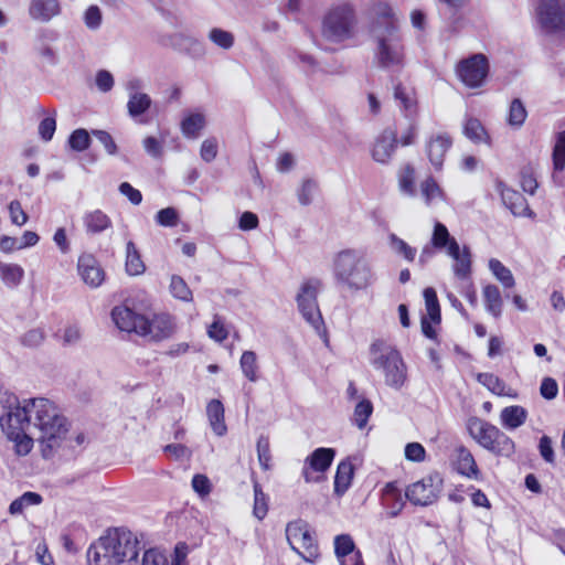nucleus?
Returning <instances> with one entry per match:
<instances>
[{
  "mask_svg": "<svg viewBox=\"0 0 565 565\" xmlns=\"http://www.w3.org/2000/svg\"><path fill=\"white\" fill-rule=\"evenodd\" d=\"M415 169L412 164H406L403 172L399 174L398 185L402 193L414 196L416 194L415 185Z\"/></svg>",
  "mask_w": 565,
  "mask_h": 565,
  "instance_id": "nucleus-48",
  "label": "nucleus"
},
{
  "mask_svg": "<svg viewBox=\"0 0 565 565\" xmlns=\"http://www.w3.org/2000/svg\"><path fill=\"white\" fill-rule=\"evenodd\" d=\"M501 424H524L527 418V411L519 405L508 406L502 409Z\"/></svg>",
  "mask_w": 565,
  "mask_h": 565,
  "instance_id": "nucleus-42",
  "label": "nucleus"
},
{
  "mask_svg": "<svg viewBox=\"0 0 565 565\" xmlns=\"http://www.w3.org/2000/svg\"><path fill=\"white\" fill-rule=\"evenodd\" d=\"M430 244L436 249H446L449 256H455L458 252V242L450 235L446 225L438 221L434 225Z\"/></svg>",
  "mask_w": 565,
  "mask_h": 565,
  "instance_id": "nucleus-27",
  "label": "nucleus"
},
{
  "mask_svg": "<svg viewBox=\"0 0 565 565\" xmlns=\"http://www.w3.org/2000/svg\"><path fill=\"white\" fill-rule=\"evenodd\" d=\"M174 327L173 318L170 315H158L153 320H149L147 335H151L154 341H161L174 333Z\"/></svg>",
  "mask_w": 565,
  "mask_h": 565,
  "instance_id": "nucleus-28",
  "label": "nucleus"
},
{
  "mask_svg": "<svg viewBox=\"0 0 565 565\" xmlns=\"http://www.w3.org/2000/svg\"><path fill=\"white\" fill-rule=\"evenodd\" d=\"M111 319L121 331L135 332L142 337L147 335L149 319L145 315L136 312L126 303L124 306H116L111 310Z\"/></svg>",
  "mask_w": 565,
  "mask_h": 565,
  "instance_id": "nucleus-14",
  "label": "nucleus"
},
{
  "mask_svg": "<svg viewBox=\"0 0 565 565\" xmlns=\"http://www.w3.org/2000/svg\"><path fill=\"white\" fill-rule=\"evenodd\" d=\"M536 18L545 35L565 33V6L558 0H539Z\"/></svg>",
  "mask_w": 565,
  "mask_h": 565,
  "instance_id": "nucleus-9",
  "label": "nucleus"
},
{
  "mask_svg": "<svg viewBox=\"0 0 565 565\" xmlns=\"http://www.w3.org/2000/svg\"><path fill=\"white\" fill-rule=\"evenodd\" d=\"M102 20L103 14L97 6L93 4L86 9L84 13V22L89 30H97L102 24Z\"/></svg>",
  "mask_w": 565,
  "mask_h": 565,
  "instance_id": "nucleus-62",
  "label": "nucleus"
},
{
  "mask_svg": "<svg viewBox=\"0 0 565 565\" xmlns=\"http://www.w3.org/2000/svg\"><path fill=\"white\" fill-rule=\"evenodd\" d=\"M44 339V331L40 328H34L26 331L23 335H21L20 343L23 347L33 349L40 347L43 343Z\"/></svg>",
  "mask_w": 565,
  "mask_h": 565,
  "instance_id": "nucleus-57",
  "label": "nucleus"
},
{
  "mask_svg": "<svg viewBox=\"0 0 565 565\" xmlns=\"http://www.w3.org/2000/svg\"><path fill=\"white\" fill-rule=\"evenodd\" d=\"M8 210H9L11 222L14 225L22 226L28 222L29 216L23 211L20 201H18V200L11 201L9 203Z\"/></svg>",
  "mask_w": 565,
  "mask_h": 565,
  "instance_id": "nucleus-63",
  "label": "nucleus"
},
{
  "mask_svg": "<svg viewBox=\"0 0 565 565\" xmlns=\"http://www.w3.org/2000/svg\"><path fill=\"white\" fill-rule=\"evenodd\" d=\"M210 424H224V406L221 401L212 399L206 406Z\"/></svg>",
  "mask_w": 565,
  "mask_h": 565,
  "instance_id": "nucleus-61",
  "label": "nucleus"
},
{
  "mask_svg": "<svg viewBox=\"0 0 565 565\" xmlns=\"http://www.w3.org/2000/svg\"><path fill=\"white\" fill-rule=\"evenodd\" d=\"M257 456L260 467L264 470H268L270 468V447L269 439L266 436H260L257 440Z\"/></svg>",
  "mask_w": 565,
  "mask_h": 565,
  "instance_id": "nucleus-56",
  "label": "nucleus"
},
{
  "mask_svg": "<svg viewBox=\"0 0 565 565\" xmlns=\"http://www.w3.org/2000/svg\"><path fill=\"white\" fill-rule=\"evenodd\" d=\"M483 298L488 312L499 318L502 312V297L499 288L495 285H487L483 288Z\"/></svg>",
  "mask_w": 565,
  "mask_h": 565,
  "instance_id": "nucleus-35",
  "label": "nucleus"
},
{
  "mask_svg": "<svg viewBox=\"0 0 565 565\" xmlns=\"http://www.w3.org/2000/svg\"><path fill=\"white\" fill-rule=\"evenodd\" d=\"M422 194L425 198V202L429 205L435 198L444 199L445 193L438 185L437 181L433 177H428L420 184Z\"/></svg>",
  "mask_w": 565,
  "mask_h": 565,
  "instance_id": "nucleus-50",
  "label": "nucleus"
},
{
  "mask_svg": "<svg viewBox=\"0 0 565 565\" xmlns=\"http://www.w3.org/2000/svg\"><path fill=\"white\" fill-rule=\"evenodd\" d=\"M92 135L103 145L105 151L109 156H116L118 153V147L111 135L102 129H93Z\"/></svg>",
  "mask_w": 565,
  "mask_h": 565,
  "instance_id": "nucleus-58",
  "label": "nucleus"
},
{
  "mask_svg": "<svg viewBox=\"0 0 565 565\" xmlns=\"http://www.w3.org/2000/svg\"><path fill=\"white\" fill-rule=\"evenodd\" d=\"M205 118L200 113L190 114L181 121V130L185 137H196L204 128Z\"/></svg>",
  "mask_w": 565,
  "mask_h": 565,
  "instance_id": "nucleus-40",
  "label": "nucleus"
},
{
  "mask_svg": "<svg viewBox=\"0 0 565 565\" xmlns=\"http://www.w3.org/2000/svg\"><path fill=\"white\" fill-rule=\"evenodd\" d=\"M423 296L427 310L426 317L429 318L435 324H440L441 311L436 290L433 287H427L424 289Z\"/></svg>",
  "mask_w": 565,
  "mask_h": 565,
  "instance_id": "nucleus-36",
  "label": "nucleus"
},
{
  "mask_svg": "<svg viewBox=\"0 0 565 565\" xmlns=\"http://www.w3.org/2000/svg\"><path fill=\"white\" fill-rule=\"evenodd\" d=\"M404 44L402 36H388L376 42L374 60L380 68L390 70L404 67Z\"/></svg>",
  "mask_w": 565,
  "mask_h": 565,
  "instance_id": "nucleus-12",
  "label": "nucleus"
},
{
  "mask_svg": "<svg viewBox=\"0 0 565 565\" xmlns=\"http://www.w3.org/2000/svg\"><path fill=\"white\" fill-rule=\"evenodd\" d=\"M451 465L459 475L470 480L481 479V472L472 454L463 446H458L454 449Z\"/></svg>",
  "mask_w": 565,
  "mask_h": 565,
  "instance_id": "nucleus-19",
  "label": "nucleus"
},
{
  "mask_svg": "<svg viewBox=\"0 0 565 565\" xmlns=\"http://www.w3.org/2000/svg\"><path fill=\"white\" fill-rule=\"evenodd\" d=\"M354 468L349 459L342 460L338 465V469L334 478V491L338 494H343L349 487L353 478Z\"/></svg>",
  "mask_w": 565,
  "mask_h": 565,
  "instance_id": "nucleus-32",
  "label": "nucleus"
},
{
  "mask_svg": "<svg viewBox=\"0 0 565 565\" xmlns=\"http://www.w3.org/2000/svg\"><path fill=\"white\" fill-rule=\"evenodd\" d=\"M477 381L486 386L490 392L499 396L507 395L504 392L505 383L493 373H478Z\"/></svg>",
  "mask_w": 565,
  "mask_h": 565,
  "instance_id": "nucleus-44",
  "label": "nucleus"
},
{
  "mask_svg": "<svg viewBox=\"0 0 565 565\" xmlns=\"http://www.w3.org/2000/svg\"><path fill=\"white\" fill-rule=\"evenodd\" d=\"M463 135L475 143H490V136L478 118L470 117L463 125Z\"/></svg>",
  "mask_w": 565,
  "mask_h": 565,
  "instance_id": "nucleus-34",
  "label": "nucleus"
},
{
  "mask_svg": "<svg viewBox=\"0 0 565 565\" xmlns=\"http://www.w3.org/2000/svg\"><path fill=\"white\" fill-rule=\"evenodd\" d=\"M55 114H56V111L53 110L52 116H47V117L43 118L39 124V136L45 142H49L52 140L54 132L56 130Z\"/></svg>",
  "mask_w": 565,
  "mask_h": 565,
  "instance_id": "nucleus-55",
  "label": "nucleus"
},
{
  "mask_svg": "<svg viewBox=\"0 0 565 565\" xmlns=\"http://www.w3.org/2000/svg\"><path fill=\"white\" fill-rule=\"evenodd\" d=\"M397 131L391 127L385 128L375 140L372 158L379 163H388L397 148Z\"/></svg>",
  "mask_w": 565,
  "mask_h": 565,
  "instance_id": "nucleus-20",
  "label": "nucleus"
},
{
  "mask_svg": "<svg viewBox=\"0 0 565 565\" xmlns=\"http://www.w3.org/2000/svg\"><path fill=\"white\" fill-rule=\"evenodd\" d=\"M267 511H268V505H267L266 494L263 492V490L259 487V484L255 483L254 484V509H253V514L258 520H263L266 516Z\"/></svg>",
  "mask_w": 565,
  "mask_h": 565,
  "instance_id": "nucleus-52",
  "label": "nucleus"
},
{
  "mask_svg": "<svg viewBox=\"0 0 565 565\" xmlns=\"http://www.w3.org/2000/svg\"><path fill=\"white\" fill-rule=\"evenodd\" d=\"M333 275L338 284L351 290L365 289L372 280V270L361 252L352 248L340 250L333 260Z\"/></svg>",
  "mask_w": 565,
  "mask_h": 565,
  "instance_id": "nucleus-2",
  "label": "nucleus"
},
{
  "mask_svg": "<svg viewBox=\"0 0 565 565\" xmlns=\"http://www.w3.org/2000/svg\"><path fill=\"white\" fill-rule=\"evenodd\" d=\"M355 545L352 537L348 534H341L334 539V552L341 565H363L362 556L359 551H354Z\"/></svg>",
  "mask_w": 565,
  "mask_h": 565,
  "instance_id": "nucleus-23",
  "label": "nucleus"
},
{
  "mask_svg": "<svg viewBox=\"0 0 565 565\" xmlns=\"http://www.w3.org/2000/svg\"><path fill=\"white\" fill-rule=\"evenodd\" d=\"M1 404L4 412L0 415V424H11L12 418H15L17 424H24V420H28V399L21 404L15 394L6 392L1 397Z\"/></svg>",
  "mask_w": 565,
  "mask_h": 565,
  "instance_id": "nucleus-21",
  "label": "nucleus"
},
{
  "mask_svg": "<svg viewBox=\"0 0 565 565\" xmlns=\"http://www.w3.org/2000/svg\"><path fill=\"white\" fill-rule=\"evenodd\" d=\"M521 186L524 192L533 195L539 186V183L534 177L533 168L526 164L520 170Z\"/></svg>",
  "mask_w": 565,
  "mask_h": 565,
  "instance_id": "nucleus-54",
  "label": "nucleus"
},
{
  "mask_svg": "<svg viewBox=\"0 0 565 565\" xmlns=\"http://www.w3.org/2000/svg\"><path fill=\"white\" fill-rule=\"evenodd\" d=\"M460 81L470 88L480 87L489 74V61L482 53L460 61L457 68Z\"/></svg>",
  "mask_w": 565,
  "mask_h": 565,
  "instance_id": "nucleus-13",
  "label": "nucleus"
},
{
  "mask_svg": "<svg viewBox=\"0 0 565 565\" xmlns=\"http://www.w3.org/2000/svg\"><path fill=\"white\" fill-rule=\"evenodd\" d=\"M388 241L392 249L403 256L406 260L413 262L416 256V248L409 246L405 241L399 238L396 234L388 235Z\"/></svg>",
  "mask_w": 565,
  "mask_h": 565,
  "instance_id": "nucleus-47",
  "label": "nucleus"
},
{
  "mask_svg": "<svg viewBox=\"0 0 565 565\" xmlns=\"http://www.w3.org/2000/svg\"><path fill=\"white\" fill-rule=\"evenodd\" d=\"M372 365L383 371L385 384L392 388L399 390L407 380V367L397 349H390L375 356L372 360Z\"/></svg>",
  "mask_w": 565,
  "mask_h": 565,
  "instance_id": "nucleus-6",
  "label": "nucleus"
},
{
  "mask_svg": "<svg viewBox=\"0 0 565 565\" xmlns=\"http://www.w3.org/2000/svg\"><path fill=\"white\" fill-rule=\"evenodd\" d=\"M471 437L483 448L499 455H509L513 450L512 440L497 426H468Z\"/></svg>",
  "mask_w": 565,
  "mask_h": 565,
  "instance_id": "nucleus-10",
  "label": "nucleus"
},
{
  "mask_svg": "<svg viewBox=\"0 0 565 565\" xmlns=\"http://www.w3.org/2000/svg\"><path fill=\"white\" fill-rule=\"evenodd\" d=\"M450 257L455 260L452 266L454 275L461 280L470 278L472 264L470 247L463 245L460 249V246L458 245V252L455 256Z\"/></svg>",
  "mask_w": 565,
  "mask_h": 565,
  "instance_id": "nucleus-31",
  "label": "nucleus"
},
{
  "mask_svg": "<svg viewBox=\"0 0 565 565\" xmlns=\"http://www.w3.org/2000/svg\"><path fill=\"white\" fill-rule=\"evenodd\" d=\"M139 551V541L130 530L126 527L108 529L89 545L86 552L87 564L120 565L135 561Z\"/></svg>",
  "mask_w": 565,
  "mask_h": 565,
  "instance_id": "nucleus-1",
  "label": "nucleus"
},
{
  "mask_svg": "<svg viewBox=\"0 0 565 565\" xmlns=\"http://www.w3.org/2000/svg\"><path fill=\"white\" fill-rule=\"evenodd\" d=\"M67 145L71 150L83 152L92 145L90 134L85 128H77L71 132L67 139Z\"/></svg>",
  "mask_w": 565,
  "mask_h": 565,
  "instance_id": "nucleus-38",
  "label": "nucleus"
},
{
  "mask_svg": "<svg viewBox=\"0 0 565 565\" xmlns=\"http://www.w3.org/2000/svg\"><path fill=\"white\" fill-rule=\"evenodd\" d=\"M527 117V110L520 98H514L509 108L508 124L513 128H521Z\"/></svg>",
  "mask_w": 565,
  "mask_h": 565,
  "instance_id": "nucleus-39",
  "label": "nucleus"
},
{
  "mask_svg": "<svg viewBox=\"0 0 565 565\" xmlns=\"http://www.w3.org/2000/svg\"><path fill=\"white\" fill-rule=\"evenodd\" d=\"M356 22V10L353 3L349 1L335 3L326 12L321 32L328 41L343 42L354 35Z\"/></svg>",
  "mask_w": 565,
  "mask_h": 565,
  "instance_id": "nucleus-3",
  "label": "nucleus"
},
{
  "mask_svg": "<svg viewBox=\"0 0 565 565\" xmlns=\"http://www.w3.org/2000/svg\"><path fill=\"white\" fill-rule=\"evenodd\" d=\"M540 394L544 399L552 401L558 394V384L553 377H544L541 382Z\"/></svg>",
  "mask_w": 565,
  "mask_h": 565,
  "instance_id": "nucleus-64",
  "label": "nucleus"
},
{
  "mask_svg": "<svg viewBox=\"0 0 565 565\" xmlns=\"http://www.w3.org/2000/svg\"><path fill=\"white\" fill-rule=\"evenodd\" d=\"M383 505L388 510V515L395 518L404 507L402 491L395 482H388L382 491Z\"/></svg>",
  "mask_w": 565,
  "mask_h": 565,
  "instance_id": "nucleus-29",
  "label": "nucleus"
},
{
  "mask_svg": "<svg viewBox=\"0 0 565 565\" xmlns=\"http://www.w3.org/2000/svg\"><path fill=\"white\" fill-rule=\"evenodd\" d=\"M42 456L52 457L57 450H75L85 444L86 437L74 426H38Z\"/></svg>",
  "mask_w": 565,
  "mask_h": 565,
  "instance_id": "nucleus-4",
  "label": "nucleus"
},
{
  "mask_svg": "<svg viewBox=\"0 0 565 565\" xmlns=\"http://www.w3.org/2000/svg\"><path fill=\"white\" fill-rule=\"evenodd\" d=\"M83 223L87 234L96 235L111 227L110 217L102 210L87 212L83 217Z\"/></svg>",
  "mask_w": 565,
  "mask_h": 565,
  "instance_id": "nucleus-30",
  "label": "nucleus"
},
{
  "mask_svg": "<svg viewBox=\"0 0 565 565\" xmlns=\"http://www.w3.org/2000/svg\"><path fill=\"white\" fill-rule=\"evenodd\" d=\"M394 98L398 100L406 113L412 114L416 109V100L413 99L405 90L401 83L394 86Z\"/></svg>",
  "mask_w": 565,
  "mask_h": 565,
  "instance_id": "nucleus-59",
  "label": "nucleus"
},
{
  "mask_svg": "<svg viewBox=\"0 0 565 565\" xmlns=\"http://www.w3.org/2000/svg\"><path fill=\"white\" fill-rule=\"evenodd\" d=\"M452 146V138L444 132L431 137L426 145V152L430 163L436 170H440L444 164L446 152Z\"/></svg>",
  "mask_w": 565,
  "mask_h": 565,
  "instance_id": "nucleus-22",
  "label": "nucleus"
},
{
  "mask_svg": "<svg viewBox=\"0 0 565 565\" xmlns=\"http://www.w3.org/2000/svg\"><path fill=\"white\" fill-rule=\"evenodd\" d=\"M170 291L172 296L181 301L189 302L192 300V291L185 280L179 275H172L170 282Z\"/></svg>",
  "mask_w": 565,
  "mask_h": 565,
  "instance_id": "nucleus-45",
  "label": "nucleus"
},
{
  "mask_svg": "<svg viewBox=\"0 0 565 565\" xmlns=\"http://www.w3.org/2000/svg\"><path fill=\"white\" fill-rule=\"evenodd\" d=\"M77 270L83 281L93 287H99L105 280V270L90 253H83L77 260Z\"/></svg>",
  "mask_w": 565,
  "mask_h": 565,
  "instance_id": "nucleus-17",
  "label": "nucleus"
},
{
  "mask_svg": "<svg viewBox=\"0 0 565 565\" xmlns=\"http://www.w3.org/2000/svg\"><path fill=\"white\" fill-rule=\"evenodd\" d=\"M374 10V17L369 24L370 36L379 42L381 39L399 35L397 19L392 7L386 2H379Z\"/></svg>",
  "mask_w": 565,
  "mask_h": 565,
  "instance_id": "nucleus-11",
  "label": "nucleus"
},
{
  "mask_svg": "<svg viewBox=\"0 0 565 565\" xmlns=\"http://www.w3.org/2000/svg\"><path fill=\"white\" fill-rule=\"evenodd\" d=\"M286 539L303 561L313 563L319 556L318 544L312 536L308 523L302 520L291 521L286 526Z\"/></svg>",
  "mask_w": 565,
  "mask_h": 565,
  "instance_id": "nucleus-5",
  "label": "nucleus"
},
{
  "mask_svg": "<svg viewBox=\"0 0 565 565\" xmlns=\"http://www.w3.org/2000/svg\"><path fill=\"white\" fill-rule=\"evenodd\" d=\"M209 39L223 50H230L234 45V35L223 29H212L209 33Z\"/></svg>",
  "mask_w": 565,
  "mask_h": 565,
  "instance_id": "nucleus-51",
  "label": "nucleus"
},
{
  "mask_svg": "<svg viewBox=\"0 0 565 565\" xmlns=\"http://www.w3.org/2000/svg\"><path fill=\"white\" fill-rule=\"evenodd\" d=\"M373 413V404L370 399L363 398L354 408L355 424H367L370 416Z\"/></svg>",
  "mask_w": 565,
  "mask_h": 565,
  "instance_id": "nucleus-60",
  "label": "nucleus"
},
{
  "mask_svg": "<svg viewBox=\"0 0 565 565\" xmlns=\"http://www.w3.org/2000/svg\"><path fill=\"white\" fill-rule=\"evenodd\" d=\"M28 12L32 20L47 23L61 14L62 8L58 0H31Z\"/></svg>",
  "mask_w": 565,
  "mask_h": 565,
  "instance_id": "nucleus-24",
  "label": "nucleus"
},
{
  "mask_svg": "<svg viewBox=\"0 0 565 565\" xmlns=\"http://www.w3.org/2000/svg\"><path fill=\"white\" fill-rule=\"evenodd\" d=\"M489 269L493 276L503 285L505 288L514 286L515 280L511 270L505 267L499 259L491 258L489 260Z\"/></svg>",
  "mask_w": 565,
  "mask_h": 565,
  "instance_id": "nucleus-41",
  "label": "nucleus"
},
{
  "mask_svg": "<svg viewBox=\"0 0 565 565\" xmlns=\"http://www.w3.org/2000/svg\"><path fill=\"white\" fill-rule=\"evenodd\" d=\"M335 451L332 448H318L306 460V466L302 470L305 481L319 482L320 476H315V472L324 473L331 466Z\"/></svg>",
  "mask_w": 565,
  "mask_h": 565,
  "instance_id": "nucleus-16",
  "label": "nucleus"
},
{
  "mask_svg": "<svg viewBox=\"0 0 565 565\" xmlns=\"http://www.w3.org/2000/svg\"><path fill=\"white\" fill-rule=\"evenodd\" d=\"M497 189L500 191L503 205L509 209L514 216H535V213L530 209L522 193L508 188L502 181L497 182Z\"/></svg>",
  "mask_w": 565,
  "mask_h": 565,
  "instance_id": "nucleus-18",
  "label": "nucleus"
},
{
  "mask_svg": "<svg viewBox=\"0 0 565 565\" xmlns=\"http://www.w3.org/2000/svg\"><path fill=\"white\" fill-rule=\"evenodd\" d=\"M156 222L164 227H174L179 223V212L172 206L161 209L156 214Z\"/></svg>",
  "mask_w": 565,
  "mask_h": 565,
  "instance_id": "nucleus-53",
  "label": "nucleus"
},
{
  "mask_svg": "<svg viewBox=\"0 0 565 565\" xmlns=\"http://www.w3.org/2000/svg\"><path fill=\"white\" fill-rule=\"evenodd\" d=\"M28 420L31 424L34 418L38 424H65L66 418L60 413L57 406L47 398L34 397L28 399Z\"/></svg>",
  "mask_w": 565,
  "mask_h": 565,
  "instance_id": "nucleus-15",
  "label": "nucleus"
},
{
  "mask_svg": "<svg viewBox=\"0 0 565 565\" xmlns=\"http://www.w3.org/2000/svg\"><path fill=\"white\" fill-rule=\"evenodd\" d=\"M7 438L14 444L18 456H26L33 448V438L29 436L23 426H1Z\"/></svg>",
  "mask_w": 565,
  "mask_h": 565,
  "instance_id": "nucleus-26",
  "label": "nucleus"
},
{
  "mask_svg": "<svg viewBox=\"0 0 565 565\" xmlns=\"http://www.w3.org/2000/svg\"><path fill=\"white\" fill-rule=\"evenodd\" d=\"M552 158L554 171H563L565 168V129L556 134Z\"/></svg>",
  "mask_w": 565,
  "mask_h": 565,
  "instance_id": "nucleus-43",
  "label": "nucleus"
},
{
  "mask_svg": "<svg viewBox=\"0 0 565 565\" xmlns=\"http://www.w3.org/2000/svg\"><path fill=\"white\" fill-rule=\"evenodd\" d=\"M241 369L243 374L250 381L257 380V355L254 351H244L241 356Z\"/></svg>",
  "mask_w": 565,
  "mask_h": 565,
  "instance_id": "nucleus-46",
  "label": "nucleus"
},
{
  "mask_svg": "<svg viewBox=\"0 0 565 565\" xmlns=\"http://www.w3.org/2000/svg\"><path fill=\"white\" fill-rule=\"evenodd\" d=\"M443 483V478L438 472L429 473L409 484L405 491V497L415 505H430L439 498Z\"/></svg>",
  "mask_w": 565,
  "mask_h": 565,
  "instance_id": "nucleus-7",
  "label": "nucleus"
},
{
  "mask_svg": "<svg viewBox=\"0 0 565 565\" xmlns=\"http://www.w3.org/2000/svg\"><path fill=\"white\" fill-rule=\"evenodd\" d=\"M152 105V99L146 93L135 92L129 95L127 103V111L130 118L139 124H147L148 119L145 115Z\"/></svg>",
  "mask_w": 565,
  "mask_h": 565,
  "instance_id": "nucleus-25",
  "label": "nucleus"
},
{
  "mask_svg": "<svg viewBox=\"0 0 565 565\" xmlns=\"http://www.w3.org/2000/svg\"><path fill=\"white\" fill-rule=\"evenodd\" d=\"M318 190V182L311 178L305 179L301 186L297 191L298 202L302 206H308L312 203L313 193Z\"/></svg>",
  "mask_w": 565,
  "mask_h": 565,
  "instance_id": "nucleus-49",
  "label": "nucleus"
},
{
  "mask_svg": "<svg viewBox=\"0 0 565 565\" xmlns=\"http://www.w3.org/2000/svg\"><path fill=\"white\" fill-rule=\"evenodd\" d=\"M319 285L320 280L318 279L303 282L296 300L302 317L320 333V329L324 328V323L317 302V287ZM323 334L327 335L326 329H323Z\"/></svg>",
  "mask_w": 565,
  "mask_h": 565,
  "instance_id": "nucleus-8",
  "label": "nucleus"
},
{
  "mask_svg": "<svg viewBox=\"0 0 565 565\" xmlns=\"http://www.w3.org/2000/svg\"><path fill=\"white\" fill-rule=\"evenodd\" d=\"M23 275L24 270L21 266L0 262V277L7 286L17 287L21 282Z\"/></svg>",
  "mask_w": 565,
  "mask_h": 565,
  "instance_id": "nucleus-37",
  "label": "nucleus"
},
{
  "mask_svg": "<svg viewBox=\"0 0 565 565\" xmlns=\"http://www.w3.org/2000/svg\"><path fill=\"white\" fill-rule=\"evenodd\" d=\"M126 273L130 276H138L145 273L146 266L141 259L139 250L132 241L126 245Z\"/></svg>",
  "mask_w": 565,
  "mask_h": 565,
  "instance_id": "nucleus-33",
  "label": "nucleus"
}]
</instances>
